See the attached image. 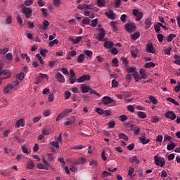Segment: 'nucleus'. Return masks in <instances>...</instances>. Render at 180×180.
<instances>
[{
	"label": "nucleus",
	"instance_id": "obj_1",
	"mask_svg": "<svg viewBox=\"0 0 180 180\" xmlns=\"http://www.w3.org/2000/svg\"><path fill=\"white\" fill-rule=\"evenodd\" d=\"M20 8H22V13H24L25 18H27V19H29L32 16L33 11L30 8L26 7L25 4H21Z\"/></svg>",
	"mask_w": 180,
	"mask_h": 180
},
{
	"label": "nucleus",
	"instance_id": "obj_2",
	"mask_svg": "<svg viewBox=\"0 0 180 180\" xmlns=\"http://www.w3.org/2000/svg\"><path fill=\"white\" fill-rule=\"evenodd\" d=\"M124 28L127 33H133V32L137 30V27L133 23H127L124 25Z\"/></svg>",
	"mask_w": 180,
	"mask_h": 180
},
{
	"label": "nucleus",
	"instance_id": "obj_3",
	"mask_svg": "<svg viewBox=\"0 0 180 180\" xmlns=\"http://www.w3.org/2000/svg\"><path fill=\"white\" fill-rule=\"evenodd\" d=\"M72 112V109H66L61 113H60L56 117V122L61 120V119H64V117H67L68 113H71Z\"/></svg>",
	"mask_w": 180,
	"mask_h": 180
},
{
	"label": "nucleus",
	"instance_id": "obj_4",
	"mask_svg": "<svg viewBox=\"0 0 180 180\" xmlns=\"http://www.w3.org/2000/svg\"><path fill=\"white\" fill-rule=\"evenodd\" d=\"M98 32V35L96 37V40H98V41H103V39H105V36H106V32L103 28H100Z\"/></svg>",
	"mask_w": 180,
	"mask_h": 180
},
{
	"label": "nucleus",
	"instance_id": "obj_5",
	"mask_svg": "<svg viewBox=\"0 0 180 180\" xmlns=\"http://www.w3.org/2000/svg\"><path fill=\"white\" fill-rule=\"evenodd\" d=\"M166 119H170V120H175L176 119V114L174 111H167L165 114Z\"/></svg>",
	"mask_w": 180,
	"mask_h": 180
},
{
	"label": "nucleus",
	"instance_id": "obj_6",
	"mask_svg": "<svg viewBox=\"0 0 180 180\" xmlns=\"http://www.w3.org/2000/svg\"><path fill=\"white\" fill-rule=\"evenodd\" d=\"M146 53H151L154 54L155 53V48H154V45L152 43H148L146 44L145 48Z\"/></svg>",
	"mask_w": 180,
	"mask_h": 180
},
{
	"label": "nucleus",
	"instance_id": "obj_7",
	"mask_svg": "<svg viewBox=\"0 0 180 180\" xmlns=\"http://www.w3.org/2000/svg\"><path fill=\"white\" fill-rule=\"evenodd\" d=\"M133 15H134V16L136 17V20L137 22H139V21L141 20V19H143V13L140 12L137 9L133 10Z\"/></svg>",
	"mask_w": 180,
	"mask_h": 180
},
{
	"label": "nucleus",
	"instance_id": "obj_8",
	"mask_svg": "<svg viewBox=\"0 0 180 180\" xmlns=\"http://www.w3.org/2000/svg\"><path fill=\"white\" fill-rule=\"evenodd\" d=\"M86 162V159L84 157H81L78 159H75L72 162L73 165H82V164H85Z\"/></svg>",
	"mask_w": 180,
	"mask_h": 180
},
{
	"label": "nucleus",
	"instance_id": "obj_9",
	"mask_svg": "<svg viewBox=\"0 0 180 180\" xmlns=\"http://www.w3.org/2000/svg\"><path fill=\"white\" fill-rule=\"evenodd\" d=\"M105 15L110 19L111 20H115L116 19V14L113 12V10H110L109 11H106Z\"/></svg>",
	"mask_w": 180,
	"mask_h": 180
},
{
	"label": "nucleus",
	"instance_id": "obj_10",
	"mask_svg": "<svg viewBox=\"0 0 180 180\" xmlns=\"http://www.w3.org/2000/svg\"><path fill=\"white\" fill-rule=\"evenodd\" d=\"M89 79H91V75H84L77 79V82L79 84H81V83L84 82V81H89Z\"/></svg>",
	"mask_w": 180,
	"mask_h": 180
},
{
	"label": "nucleus",
	"instance_id": "obj_11",
	"mask_svg": "<svg viewBox=\"0 0 180 180\" xmlns=\"http://www.w3.org/2000/svg\"><path fill=\"white\" fill-rule=\"evenodd\" d=\"M102 101L103 102L104 105H109V103H112V102H114V105H116L115 101H113V99L109 96H104Z\"/></svg>",
	"mask_w": 180,
	"mask_h": 180
},
{
	"label": "nucleus",
	"instance_id": "obj_12",
	"mask_svg": "<svg viewBox=\"0 0 180 180\" xmlns=\"http://www.w3.org/2000/svg\"><path fill=\"white\" fill-rule=\"evenodd\" d=\"M113 46H115V44H113L112 41H108L107 39H104V44H103V46L105 48V49H112L113 47Z\"/></svg>",
	"mask_w": 180,
	"mask_h": 180
},
{
	"label": "nucleus",
	"instance_id": "obj_13",
	"mask_svg": "<svg viewBox=\"0 0 180 180\" xmlns=\"http://www.w3.org/2000/svg\"><path fill=\"white\" fill-rule=\"evenodd\" d=\"M75 116H72L70 118L67 119V122H65V126H71V124H74L75 123Z\"/></svg>",
	"mask_w": 180,
	"mask_h": 180
},
{
	"label": "nucleus",
	"instance_id": "obj_14",
	"mask_svg": "<svg viewBox=\"0 0 180 180\" xmlns=\"http://www.w3.org/2000/svg\"><path fill=\"white\" fill-rule=\"evenodd\" d=\"M25 126V120H23L22 118L17 120V122H15V127H17V129H19V127H23Z\"/></svg>",
	"mask_w": 180,
	"mask_h": 180
},
{
	"label": "nucleus",
	"instance_id": "obj_15",
	"mask_svg": "<svg viewBox=\"0 0 180 180\" xmlns=\"http://www.w3.org/2000/svg\"><path fill=\"white\" fill-rule=\"evenodd\" d=\"M91 87L89 86H86L85 84H81V91L82 94H87L89 92Z\"/></svg>",
	"mask_w": 180,
	"mask_h": 180
},
{
	"label": "nucleus",
	"instance_id": "obj_16",
	"mask_svg": "<svg viewBox=\"0 0 180 180\" xmlns=\"http://www.w3.org/2000/svg\"><path fill=\"white\" fill-rule=\"evenodd\" d=\"M56 79L58 82H65V79L64 78V76L60 72H58L56 74Z\"/></svg>",
	"mask_w": 180,
	"mask_h": 180
},
{
	"label": "nucleus",
	"instance_id": "obj_17",
	"mask_svg": "<svg viewBox=\"0 0 180 180\" xmlns=\"http://www.w3.org/2000/svg\"><path fill=\"white\" fill-rule=\"evenodd\" d=\"M158 32H160L161 29L160 27H162V29H164L165 30H168V29H169V27H168V23L165 22V23H161V22H158Z\"/></svg>",
	"mask_w": 180,
	"mask_h": 180
},
{
	"label": "nucleus",
	"instance_id": "obj_18",
	"mask_svg": "<svg viewBox=\"0 0 180 180\" xmlns=\"http://www.w3.org/2000/svg\"><path fill=\"white\" fill-rule=\"evenodd\" d=\"M139 74L141 75V79H147V73L146 72V70L143 68L140 69Z\"/></svg>",
	"mask_w": 180,
	"mask_h": 180
},
{
	"label": "nucleus",
	"instance_id": "obj_19",
	"mask_svg": "<svg viewBox=\"0 0 180 180\" xmlns=\"http://www.w3.org/2000/svg\"><path fill=\"white\" fill-rule=\"evenodd\" d=\"M49 25H50V23L46 20H44L43 26L41 29V33H43V32H46V30H47V27H49Z\"/></svg>",
	"mask_w": 180,
	"mask_h": 180
},
{
	"label": "nucleus",
	"instance_id": "obj_20",
	"mask_svg": "<svg viewBox=\"0 0 180 180\" xmlns=\"http://www.w3.org/2000/svg\"><path fill=\"white\" fill-rule=\"evenodd\" d=\"M37 168H39V169H46V171H49V169H50V165H46L41 163H39L37 165Z\"/></svg>",
	"mask_w": 180,
	"mask_h": 180
},
{
	"label": "nucleus",
	"instance_id": "obj_21",
	"mask_svg": "<svg viewBox=\"0 0 180 180\" xmlns=\"http://www.w3.org/2000/svg\"><path fill=\"white\" fill-rule=\"evenodd\" d=\"M110 25L113 30V32H117L118 29H117V22L116 21H112L110 22Z\"/></svg>",
	"mask_w": 180,
	"mask_h": 180
},
{
	"label": "nucleus",
	"instance_id": "obj_22",
	"mask_svg": "<svg viewBox=\"0 0 180 180\" xmlns=\"http://www.w3.org/2000/svg\"><path fill=\"white\" fill-rule=\"evenodd\" d=\"M11 89H13V86L12 85V84H8L4 89V94H9V91H11Z\"/></svg>",
	"mask_w": 180,
	"mask_h": 180
},
{
	"label": "nucleus",
	"instance_id": "obj_23",
	"mask_svg": "<svg viewBox=\"0 0 180 180\" xmlns=\"http://www.w3.org/2000/svg\"><path fill=\"white\" fill-rule=\"evenodd\" d=\"M158 165L161 167V168H164L165 166V159L164 158H158Z\"/></svg>",
	"mask_w": 180,
	"mask_h": 180
},
{
	"label": "nucleus",
	"instance_id": "obj_24",
	"mask_svg": "<svg viewBox=\"0 0 180 180\" xmlns=\"http://www.w3.org/2000/svg\"><path fill=\"white\" fill-rule=\"evenodd\" d=\"M34 162H33V160H30L27 162L26 168L27 169H33V168H34Z\"/></svg>",
	"mask_w": 180,
	"mask_h": 180
},
{
	"label": "nucleus",
	"instance_id": "obj_25",
	"mask_svg": "<svg viewBox=\"0 0 180 180\" xmlns=\"http://www.w3.org/2000/svg\"><path fill=\"white\" fill-rule=\"evenodd\" d=\"M133 77L136 81V82H139L141 80V77H140V75H139V72L136 71L134 73H133Z\"/></svg>",
	"mask_w": 180,
	"mask_h": 180
},
{
	"label": "nucleus",
	"instance_id": "obj_26",
	"mask_svg": "<svg viewBox=\"0 0 180 180\" xmlns=\"http://www.w3.org/2000/svg\"><path fill=\"white\" fill-rule=\"evenodd\" d=\"M176 147V144H175L173 141H171L169 144H167V148L168 151H171L172 150H174Z\"/></svg>",
	"mask_w": 180,
	"mask_h": 180
},
{
	"label": "nucleus",
	"instance_id": "obj_27",
	"mask_svg": "<svg viewBox=\"0 0 180 180\" xmlns=\"http://www.w3.org/2000/svg\"><path fill=\"white\" fill-rule=\"evenodd\" d=\"M130 162L133 163L135 162V164H140V160L137 158V156L134 155L129 158Z\"/></svg>",
	"mask_w": 180,
	"mask_h": 180
},
{
	"label": "nucleus",
	"instance_id": "obj_28",
	"mask_svg": "<svg viewBox=\"0 0 180 180\" xmlns=\"http://www.w3.org/2000/svg\"><path fill=\"white\" fill-rule=\"evenodd\" d=\"M70 40L73 44H78V43L82 40V37H77L75 39L70 38Z\"/></svg>",
	"mask_w": 180,
	"mask_h": 180
},
{
	"label": "nucleus",
	"instance_id": "obj_29",
	"mask_svg": "<svg viewBox=\"0 0 180 180\" xmlns=\"http://www.w3.org/2000/svg\"><path fill=\"white\" fill-rule=\"evenodd\" d=\"M125 70L127 71V72H128V74H131V72H133V74H134V72H136V68H129V66L125 67Z\"/></svg>",
	"mask_w": 180,
	"mask_h": 180
},
{
	"label": "nucleus",
	"instance_id": "obj_30",
	"mask_svg": "<svg viewBox=\"0 0 180 180\" xmlns=\"http://www.w3.org/2000/svg\"><path fill=\"white\" fill-rule=\"evenodd\" d=\"M105 5H106V0H97V6L99 8H103Z\"/></svg>",
	"mask_w": 180,
	"mask_h": 180
},
{
	"label": "nucleus",
	"instance_id": "obj_31",
	"mask_svg": "<svg viewBox=\"0 0 180 180\" xmlns=\"http://www.w3.org/2000/svg\"><path fill=\"white\" fill-rule=\"evenodd\" d=\"M119 139L124 140L125 141H129V136H127L126 134L123 133H120L119 134Z\"/></svg>",
	"mask_w": 180,
	"mask_h": 180
},
{
	"label": "nucleus",
	"instance_id": "obj_32",
	"mask_svg": "<svg viewBox=\"0 0 180 180\" xmlns=\"http://www.w3.org/2000/svg\"><path fill=\"white\" fill-rule=\"evenodd\" d=\"M84 60H85V55L84 53L80 54L77 58V60L78 63H84Z\"/></svg>",
	"mask_w": 180,
	"mask_h": 180
},
{
	"label": "nucleus",
	"instance_id": "obj_33",
	"mask_svg": "<svg viewBox=\"0 0 180 180\" xmlns=\"http://www.w3.org/2000/svg\"><path fill=\"white\" fill-rule=\"evenodd\" d=\"M167 101H168V102H171V103H173L174 105H176V106H179V103L171 97L167 98Z\"/></svg>",
	"mask_w": 180,
	"mask_h": 180
},
{
	"label": "nucleus",
	"instance_id": "obj_34",
	"mask_svg": "<svg viewBox=\"0 0 180 180\" xmlns=\"http://www.w3.org/2000/svg\"><path fill=\"white\" fill-rule=\"evenodd\" d=\"M139 37H140V32H136L134 34L131 35V39L134 40V41L137 40V39H139Z\"/></svg>",
	"mask_w": 180,
	"mask_h": 180
},
{
	"label": "nucleus",
	"instance_id": "obj_35",
	"mask_svg": "<svg viewBox=\"0 0 180 180\" xmlns=\"http://www.w3.org/2000/svg\"><path fill=\"white\" fill-rule=\"evenodd\" d=\"M172 50V47L169 46L167 49L163 50L164 54H167V56H171V51Z\"/></svg>",
	"mask_w": 180,
	"mask_h": 180
},
{
	"label": "nucleus",
	"instance_id": "obj_36",
	"mask_svg": "<svg viewBox=\"0 0 180 180\" xmlns=\"http://www.w3.org/2000/svg\"><path fill=\"white\" fill-rule=\"evenodd\" d=\"M98 23H99V20H98V18H96L91 20V26L92 27H96L98 26Z\"/></svg>",
	"mask_w": 180,
	"mask_h": 180
},
{
	"label": "nucleus",
	"instance_id": "obj_37",
	"mask_svg": "<svg viewBox=\"0 0 180 180\" xmlns=\"http://www.w3.org/2000/svg\"><path fill=\"white\" fill-rule=\"evenodd\" d=\"M175 37H176V34H169V36L167 38V41L169 43L171 41H172V40H174V39H175Z\"/></svg>",
	"mask_w": 180,
	"mask_h": 180
},
{
	"label": "nucleus",
	"instance_id": "obj_38",
	"mask_svg": "<svg viewBox=\"0 0 180 180\" xmlns=\"http://www.w3.org/2000/svg\"><path fill=\"white\" fill-rule=\"evenodd\" d=\"M145 25L146 29H150V27L151 26V20L150 18L146 19Z\"/></svg>",
	"mask_w": 180,
	"mask_h": 180
},
{
	"label": "nucleus",
	"instance_id": "obj_39",
	"mask_svg": "<svg viewBox=\"0 0 180 180\" xmlns=\"http://www.w3.org/2000/svg\"><path fill=\"white\" fill-rule=\"evenodd\" d=\"M151 67H155V63L153 62L146 63L144 65L145 68H151Z\"/></svg>",
	"mask_w": 180,
	"mask_h": 180
},
{
	"label": "nucleus",
	"instance_id": "obj_40",
	"mask_svg": "<svg viewBox=\"0 0 180 180\" xmlns=\"http://www.w3.org/2000/svg\"><path fill=\"white\" fill-rule=\"evenodd\" d=\"M138 116L141 119H146V117H147V114L144 112L139 111L138 112Z\"/></svg>",
	"mask_w": 180,
	"mask_h": 180
},
{
	"label": "nucleus",
	"instance_id": "obj_41",
	"mask_svg": "<svg viewBox=\"0 0 180 180\" xmlns=\"http://www.w3.org/2000/svg\"><path fill=\"white\" fill-rule=\"evenodd\" d=\"M139 140L141 141L142 144H148V143H150V139H146V136L140 137Z\"/></svg>",
	"mask_w": 180,
	"mask_h": 180
},
{
	"label": "nucleus",
	"instance_id": "obj_42",
	"mask_svg": "<svg viewBox=\"0 0 180 180\" xmlns=\"http://www.w3.org/2000/svg\"><path fill=\"white\" fill-rule=\"evenodd\" d=\"M69 79H70V84H75V82H77L78 79H77L76 75H74V76H70Z\"/></svg>",
	"mask_w": 180,
	"mask_h": 180
},
{
	"label": "nucleus",
	"instance_id": "obj_43",
	"mask_svg": "<svg viewBox=\"0 0 180 180\" xmlns=\"http://www.w3.org/2000/svg\"><path fill=\"white\" fill-rule=\"evenodd\" d=\"M131 54L134 58H136L137 57V54H139V49L131 50Z\"/></svg>",
	"mask_w": 180,
	"mask_h": 180
},
{
	"label": "nucleus",
	"instance_id": "obj_44",
	"mask_svg": "<svg viewBox=\"0 0 180 180\" xmlns=\"http://www.w3.org/2000/svg\"><path fill=\"white\" fill-rule=\"evenodd\" d=\"M132 77H133V75H131V74H130V73L127 75L126 79H127V82H128V84H130V82H131V79H133Z\"/></svg>",
	"mask_w": 180,
	"mask_h": 180
},
{
	"label": "nucleus",
	"instance_id": "obj_45",
	"mask_svg": "<svg viewBox=\"0 0 180 180\" xmlns=\"http://www.w3.org/2000/svg\"><path fill=\"white\" fill-rule=\"evenodd\" d=\"M53 4L54 6H56V8H58V6H60V5H61V1L53 0Z\"/></svg>",
	"mask_w": 180,
	"mask_h": 180
},
{
	"label": "nucleus",
	"instance_id": "obj_46",
	"mask_svg": "<svg viewBox=\"0 0 180 180\" xmlns=\"http://www.w3.org/2000/svg\"><path fill=\"white\" fill-rule=\"evenodd\" d=\"M18 79H20V81H23V79L25 78V73L20 72V74L17 75Z\"/></svg>",
	"mask_w": 180,
	"mask_h": 180
},
{
	"label": "nucleus",
	"instance_id": "obj_47",
	"mask_svg": "<svg viewBox=\"0 0 180 180\" xmlns=\"http://www.w3.org/2000/svg\"><path fill=\"white\" fill-rule=\"evenodd\" d=\"M84 54H86V56H87V57H92L94 52H92L91 51L89 50H86L84 51Z\"/></svg>",
	"mask_w": 180,
	"mask_h": 180
},
{
	"label": "nucleus",
	"instance_id": "obj_48",
	"mask_svg": "<svg viewBox=\"0 0 180 180\" xmlns=\"http://www.w3.org/2000/svg\"><path fill=\"white\" fill-rule=\"evenodd\" d=\"M122 5V0H115V8H120Z\"/></svg>",
	"mask_w": 180,
	"mask_h": 180
},
{
	"label": "nucleus",
	"instance_id": "obj_49",
	"mask_svg": "<svg viewBox=\"0 0 180 180\" xmlns=\"http://www.w3.org/2000/svg\"><path fill=\"white\" fill-rule=\"evenodd\" d=\"M112 88H117V86H119V82L116 81V79H112Z\"/></svg>",
	"mask_w": 180,
	"mask_h": 180
},
{
	"label": "nucleus",
	"instance_id": "obj_50",
	"mask_svg": "<svg viewBox=\"0 0 180 180\" xmlns=\"http://www.w3.org/2000/svg\"><path fill=\"white\" fill-rule=\"evenodd\" d=\"M82 148H84V146L82 145L74 146L71 147L72 150H82Z\"/></svg>",
	"mask_w": 180,
	"mask_h": 180
},
{
	"label": "nucleus",
	"instance_id": "obj_51",
	"mask_svg": "<svg viewBox=\"0 0 180 180\" xmlns=\"http://www.w3.org/2000/svg\"><path fill=\"white\" fill-rule=\"evenodd\" d=\"M64 95H65V98L66 100H68V99H70V97L71 96V93L70 91H65Z\"/></svg>",
	"mask_w": 180,
	"mask_h": 180
},
{
	"label": "nucleus",
	"instance_id": "obj_52",
	"mask_svg": "<svg viewBox=\"0 0 180 180\" xmlns=\"http://www.w3.org/2000/svg\"><path fill=\"white\" fill-rule=\"evenodd\" d=\"M149 100L153 103V105H157V100L155 99V97L150 96H149Z\"/></svg>",
	"mask_w": 180,
	"mask_h": 180
},
{
	"label": "nucleus",
	"instance_id": "obj_53",
	"mask_svg": "<svg viewBox=\"0 0 180 180\" xmlns=\"http://www.w3.org/2000/svg\"><path fill=\"white\" fill-rule=\"evenodd\" d=\"M127 19V15L126 14H123L120 17V20L122 21L123 23H126Z\"/></svg>",
	"mask_w": 180,
	"mask_h": 180
},
{
	"label": "nucleus",
	"instance_id": "obj_54",
	"mask_svg": "<svg viewBox=\"0 0 180 180\" xmlns=\"http://www.w3.org/2000/svg\"><path fill=\"white\" fill-rule=\"evenodd\" d=\"M6 58L8 60V61H12V60H13V56H12V53H8L6 55Z\"/></svg>",
	"mask_w": 180,
	"mask_h": 180
},
{
	"label": "nucleus",
	"instance_id": "obj_55",
	"mask_svg": "<svg viewBox=\"0 0 180 180\" xmlns=\"http://www.w3.org/2000/svg\"><path fill=\"white\" fill-rule=\"evenodd\" d=\"M82 23L83 25H89V23H91V20L88 18H85L82 20Z\"/></svg>",
	"mask_w": 180,
	"mask_h": 180
},
{
	"label": "nucleus",
	"instance_id": "obj_56",
	"mask_svg": "<svg viewBox=\"0 0 180 180\" xmlns=\"http://www.w3.org/2000/svg\"><path fill=\"white\" fill-rule=\"evenodd\" d=\"M51 144L56 148H60V145L58 143V141H52L51 142Z\"/></svg>",
	"mask_w": 180,
	"mask_h": 180
},
{
	"label": "nucleus",
	"instance_id": "obj_57",
	"mask_svg": "<svg viewBox=\"0 0 180 180\" xmlns=\"http://www.w3.org/2000/svg\"><path fill=\"white\" fill-rule=\"evenodd\" d=\"M122 60L125 68L129 66V60H127L126 58H122Z\"/></svg>",
	"mask_w": 180,
	"mask_h": 180
},
{
	"label": "nucleus",
	"instance_id": "obj_58",
	"mask_svg": "<svg viewBox=\"0 0 180 180\" xmlns=\"http://www.w3.org/2000/svg\"><path fill=\"white\" fill-rule=\"evenodd\" d=\"M96 113H98V115H103L104 113V110L103 109L101 108H97L96 109Z\"/></svg>",
	"mask_w": 180,
	"mask_h": 180
},
{
	"label": "nucleus",
	"instance_id": "obj_59",
	"mask_svg": "<svg viewBox=\"0 0 180 180\" xmlns=\"http://www.w3.org/2000/svg\"><path fill=\"white\" fill-rule=\"evenodd\" d=\"M54 44H58V39H54L49 43V47H53Z\"/></svg>",
	"mask_w": 180,
	"mask_h": 180
},
{
	"label": "nucleus",
	"instance_id": "obj_60",
	"mask_svg": "<svg viewBox=\"0 0 180 180\" xmlns=\"http://www.w3.org/2000/svg\"><path fill=\"white\" fill-rule=\"evenodd\" d=\"M110 173L107 171H103L102 173V178H106V176H110Z\"/></svg>",
	"mask_w": 180,
	"mask_h": 180
},
{
	"label": "nucleus",
	"instance_id": "obj_61",
	"mask_svg": "<svg viewBox=\"0 0 180 180\" xmlns=\"http://www.w3.org/2000/svg\"><path fill=\"white\" fill-rule=\"evenodd\" d=\"M127 150H129V151H132V150H134V143L129 144L127 146Z\"/></svg>",
	"mask_w": 180,
	"mask_h": 180
},
{
	"label": "nucleus",
	"instance_id": "obj_62",
	"mask_svg": "<svg viewBox=\"0 0 180 180\" xmlns=\"http://www.w3.org/2000/svg\"><path fill=\"white\" fill-rule=\"evenodd\" d=\"M172 140V137L168 136V135H165L164 138V141H171Z\"/></svg>",
	"mask_w": 180,
	"mask_h": 180
},
{
	"label": "nucleus",
	"instance_id": "obj_63",
	"mask_svg": "<svg viewBox=\"0 0 180 180\" xmlns=\"http://www.w3.org/2000/svg\"><path fill=\"white\" fill-rule=\"evenodd\" d=\"M24 4L25 6H30L33 4V1L32 0H26Z\"/></svg>",
	"mask_w": 180,
	"mask_h": 180
},
{
	"label": "nucleus",
	"instance_id": "obj_64",
	"mask_svg": "<svg viewBox=\"0 0 180 180\" xmlns=\"http://www.w3.org/2000/svg\"><path fill=\"white\" fill-rule=\"evenodd\" d=\"M46 53H47L46 49H41V51H40V54H41V56H42V57H46Z\"/></svg>",
	"mask_w": 180,
	"mask_h": 180
}]
</instances>
